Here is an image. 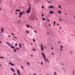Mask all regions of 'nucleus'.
<instances>
[{
  "instance_id": "obj_49",
  "label": "nucleus",
  "mask_w": 75,
  "mask_h": 75,
  "mask_svg": "<svg viewBox=\"0 0 75 75\" xmlns=\"http://www.w3.org/2000/svg\"><path fill=\"white\" fill-rule=\"evenodd\" d=\"M59 28L61 30V27H60Z\"/></svg>"
},
{
  "instance_id": "obj_44",
  "label": "nucleus",
  "mask_w": 75,
  "mask_h": 75,
  "mask_svg": "<svg viewBox=\"0 0 75 75\" xmlns=\"http://www.w3.org/2000/svg\"><path fill=\"white\" fill-rule=\"evenodd\" d=\"M55 24V21H54L53 24Z\"/></svg>"
},
{
  "instance_id": "obj_26",
  "label": "nucleus",
  "mask_w": 75,
  "mask_h": 75,
  "mask_svg": "<svg viewBox=\"0 0 75 75\" xmlns=\"http://www.w3.org/2000/svg\"><path fill=\"white\" fill-rule=\"evenodd\" d=\"M58 12L59 13V14H61V11H58Z\"/></svg>"
},
{
  "instance_id": "obj_22",
  "label": "nucleus",
  "mask_w": 75,
  "mask_h": 75,
  "mask_svg": "<svg viewBox=\"0 0 75 75\" xmlns=\"http://www.w3.org/2000/svg\"><path fill=\"white\" fill-rule=\"evenodd\" d=\"M21 68H22V69H24V67H23L22 66H21Z\"/></svg>"
},
{
  "instance_id": "obj_25",
  "label": "nucleus",
  "mask_w": 75,
  "mask_h": 75,
  "mask_svg": "<svg viewBox=\"0 0 75 75\" xmlns=\"http://www.w3.org/2000/svg\"><path fill=\"white\" fill-rule=\"evenodd\" d=\"M42 51H44V48L43 47H41Z\"/></svg>"
},
{
  "instance_id": "obj_41",
  "label": "nucleus",
  "mask_w": 75,
  "mask_h": 75,
  "mask_svg": "<svg viewBox=\"0 0 75 75\" xmlns=\"http://www.w3.org/2000/svg\"><path fill=\"white\" fill-rule=\"evenodd\" d=\"M34 33H37V31H34Z\"/></svg>"
},
{
  "instance_id": "obj_34",
  "label": "nucleus",
  "mask_w": 75,
  "mask_h": 75,
  "mask_svg": "<svg viewBox=\"0 0 75 75\" xmlns=\"http://www.w3.org/2000/svg\"><path fill=\"white\" fill-rule=\"evenodd\" d=\"M42 8H44V6H42Z\"/></svg>"
},
{
  "instance_id": "obj_37",
  "label": "nucleus",
  "mask_w": 75,
  "mask_h": 75,
  "mask_svg": "<svg viewBox=\"0 0 75 75\" xmlns=\"http://www.w3.org/2000/svg\"><path fill=\"white\" fill-rule=\"evenodd\" d=\"M16 50H19V48H18V47H17V48H16Z\"/></svg>"
},
{
  "instance_id": "obj_60",
  "label": "nucleus",
  "mask_w": 75,
  "mask_h": 75,
  "mask_svg": "<svg viewBox=\"0 0 75 75\" xmlns=\"http://www.w3.org/2000/svg\"><path fill=\"white\" fill-rule=\"evenodd\" d=\"M61 65H64V64H61Z\"/></svg>"
},
{
  "instance_id": "obj_55",
  "label": "nucleus",
  "mask_w": 75,
  "mask_h": 75,
  "mask_svg": "<svg viewBox=\"0 0 75 75\" xmlns=\"http://www.w3.org/2000/svg\"><path fill=\"white\" fill-rule=\"evenodd\" d=\"M52 50H53V47H52L51 48Z\"/></svg>"
},
{
  "instance_id": "obj_3",
  "label": "nucleus",
  "mask_w": 75,
  "mask_h": 75,
  "mask_svg": "<svg viewBox=\"0 0 75 75\" xmlns=\"http://www.w3.org/2000/svg\"><path fill=\"white\" fill-rule=\"evenodd\" d=\"M41 54H42V56L43 57L44 59H45V62H47V60H46V58H45V54H44V53H43V52H42Z\"/></svg>"
},
{
  "instance_id": "obj_64",
  "label": "nucleus",
  "mask_w": 75,
  "mask_h": 75,
  "mask_svg": "<svg viewBox=\"0 0 75 75\" xmlns=\"http://www.w3.org/2000/svg\"><path fill=\"white\" fill-rule=\"evenodd\" d=\"M38 20V18H37V19H36V20Z\"/></svg>"
},
{
  "instance_id": "obj_2",
  "label": "nucleus",
  "mask_w": 75,
  "mask_h": 75,
  "mask_svg": "<svg viewBox=\"0 0 75 75\" xmlns=\"http://www.w3.org/2000/svg\"><path fill=\"white\" fill-rule=\"evenodd\" d=\"M35 16H31L30 17L29 19L30 20H32V21H34L35 19Z\"/></svg>"
},
{
  "instance_id": "obj_17",
  "label": "nucleus",
  "mask_w": 75,
  "mask_h": 75,
  "mask_svg": "<svg viewBox=\"0 0 75 75\" xmlns=\"http://www.w3.org/2000/svg\"><path fill=\"white\" fill-rule=\"evenodd\" d=\"M19 45L20 48H21V43L19 44Z\"/></svg>"
},
{
  "instance_id": "obj_16",
  "label": "nucleus",
  "mask_w": 75,
  "mask_h": 75,
  "mask_svg": "<svg viewBox=\"0 0 75 75\" xmlns=\"http://www.w3.org/2000/svg\"><path fill=\"white\" fill-rule=\"evenodd\" d=\"M21 12L22 14H24L25 13V11H23Z\"/></svg>"
},
{
  "instance_id": "obj_27",
  "label": "nucleus",
  "mask_w": 75,
  "mask_h": 75,
  "mask_svg": "<svg viewBox=\"0 0 75 75\" xmlns=\"http://www.w3.org/2000/svg\"><path fill=\"white\" fill-rule=\"evenodd\" d=\"M16 49H14L13 50V51H14V52H16Z\"/></svg>"
},
{
  "instance_id": "obj_63",
  "label": "nucleus",
  "mask_w": 75,
  "mask_h": 75,
  "mask_svg": "<svg viewBox=\"0 0 75 75\" xmlns=\"http://www.w3.org/2000/svg\"><path fill=\"white\" fill-rule=\"evenodd\" d=\"M33 55H31V57H33Z\"/></svg>"
},
{
  "instance_id": "obj_38",
  "label": "nucleus",
  "mask_w": 75,
  "mask_h": 75,
  "mask_svg": "<svg viewBox=\"0 0 75 75\" xmlns=\"http://www.w3.org/2000/svg\"><path fill=\"white\" fill-rule=\"evenodd\" d=\"M70 53L71 54H72V51H71L70 52Z\"/></svg>"
},
{
  "instance_id": "obj_7",
  "label": "nucleus",
  "mask_w": 75,
  "mask_h": 75,
  "mask_svg": "<svg viewBox=\"0 0 75 75\" xmlns=\"http://www.w3.org/2000/svg\"><path fill=\"white\" fill-rule=\"evenodd\" d=\"M1 32H3L4 31V28H3V27H1Z\"/></svg>"
},
{
  "instance_id": "obj_1",
  "label": "nucleus",
  "mask_w": 75,
  "mask_h": 75,
  "mask_svg": "<svg viewBox=\"0 0 75 75\" xmlns=\"http://www.w3.org/2000/svg\"><path fill=\"white\" fill-rule=\"evenodd\" d=\"M29 7L28 8V10L26 11V12L27 13H30L31 12V5L30 4H29Z\"/></svg>"
},
{
  "instance_id": "obj_52",
  "label": "nucleus",
  "mask_w": 75,
  "mask_h": 75,
  "mask_svg": "<svg viewBox=\"0 0 75 75\" xmlns=\"http://www.w3.org/2000/svg\"><path fill=\"white\" fill-rule=\"evenodd\" d=\"M30 27L32 28V29H33V27H32V26H31Z\"/></svg>"
},
{
  "instance_id": "obj_14",
  "label": "nucleus",
  "mask_w": 75,
  "mask_h": 75,
  "mask_svg": "<svg viewBox=\"0 0 75 75\" xmlns=\"http://www.w3.org/2000/svg\"><path fill=\"white\" fill-rule=\"evenodd\" d=\"M17 71L18 73V75H20V72H19V70H17Z\"/></svg>"
},
{
  "instance_id": "obj_31",
  "label": "nucleus",
  "mask_w": 75,
  "mask_h": 75,
  "mask_svg": "<svg viewBox=\"0 0 75 75\" xmlns=\"http://www.w3.org/2000/svg\"><path fill=\"white\" fill-rule=\"evenodd\" d=\"M13 38H16V39H18V38H16V37L14 36L13 37Z\"/></svg>"
},
{
  "instance_id": "obj_13",
  "label": "nucleus",
  "mask_w": 75,
  "mask_h": 75,
  "mask_svg": "<svg viewBox=\"0 0 75 75\" xmlns=\"http://www.w3.org/2000/svg\"><path fill=\"white\" fill-rule=\"evenodd\" d=\"M21 21V20H19L18 21V24H21V23H20Z\"/></svg>"
},
{
  "instance_id": "obj_45",
  "label": "nucleus",
  "mask_w": 75,
  "mask_h": 75,
  "mask_svg": "<svg viewBox=\"0 0 75 75\" xmlns=\"http://www.w3.org/2000/svg\"><path fill=\"white\" fill-rule=\"evenodd\" d=\"M16 75V73H13V75Z\"/></svg>"
},
{
  "instance_id": "obj_33",
  "label": "nucleus",
  "mask_w": 75,
  "mask_h": 75,
  "mask_svg": "<svg viewBox=\"0 0 75 75\" xmlns=\"http://www.w3.org/2000/svg\"><path fill=\"white\" fill-rule=\"evenodd\" d=\"M8 38H11V36L10 35H8Z\"/></svg>"
},
{
  "instance_id": "obj_5",
  "label": "nucleus",
  "mask_w": 75,
  "mask_h": 75,
  "mask_svg": "<svg viewBox=\"0 0 75 75\" xmlns=\"http://www.w3.org/2000/svg\"><path fill=\"white\" fill-rule=\"evenodd\" d=\"M54 6L52 5H50V7L48 8H54Z\"/></svg>"
},
{
  "instance_id": "obj_58",
  "label": "nucleus",
  "mask_w": 75,
  "mask_h": 75,
  "mask_svg": "<svg viewBox=\"0 0 75 75\" xmlns=\"http://www.w3.org/2000/svg\"><path fill=\"white\" fill-rule=\"evenodd\" d=\"M58 43H60V41H59L58 42Z\"/></svg>"
},
{
  "instance_id": "obj_18",
  "label": "nucleus",
  "mask_w": 75,
  "mask_h": 75,
  "mask_svg": "<svg viewBox=\"0 0 75 75\" xmlns=\"http://www.w3.org/2000/svg\"><path fill=\"white\" fill-rule=\"evenodd\" d=\"M42 19L43 21H45V18H43Z\"/></svg>"
},
{
  "instance_id": "obj_35",
  "label": "nucleus",
  "mask_w": 75,
  "mask_h": 75,
  "mask_svg": "<svg viewBox=\"0 0 75 75\" xmlns=\"http://www.w3.org/2000/svg\"><path fill=\"white\" fill-rule=\"evenodd\" d=\"M19 18H20L21 17V16L20 15L19 16Z\"/></svg>"
},
{
  "instance_id": "obj_54",
  "label": "nucleus",
  "mask_w": 75,
  "mask_h": 75,
  "mask_svg": "<svg viewBox=\"0 0 75 75\" xmlns=\"http://www.w3.org/2000/svg\"><path fill=\"white\" fill-rule=\"evenodd\" d=\"M47 21H50V20H49V19H48V20H47Z\"/></svg>"
},
{
  "instance_id": "obj_12",
  "label": "nucleus",
  "mask_w": 75,
  "mask_h": 75,
  "mask_svg": "<svg viewBox=\"0 0 75 75\" xmlns=\"http://www.w3.org/2000/svg\"><path fill=\"white\" fill-rule=\"evenodd\" d=\"M15 11L16 12L18 11V12H20V10L19 9H16Z\"/></svg>"
},
{
  "instance_id": "obj_9",
  "label": "nucleus",
  "mask_w": 75,
  "mask_h": 75,
  "mask_svg": "<svg viewBox=\"0 0 75 75\" xmlns=\"http://www.w3.org/2000/svg\"><path fill=\"white\" fill-rule=\"evenodd\" d=\"M26 26L27 28H30V27L29 25H26Z\"/></svg>"
},
{
  "instance_id": "obj_19",
  "label": "nucleus",
  "mask_w": 75,
  "mask_h": 75,
  "mask_svg": "<svg viewBox=\"0 0 75 75\" xmlns=\"http://www.w3.org/2000/svg\"><path fill=\"white\" fill-rule=\"evenodd\" d=\"M40 47H41V48L43 47V46L42 45V43L41 44V45H40Z\"/></svg>"
},
{
  "instance_id": "obj_57",
  "label": "nucleus",
  "mask_w": 75,
  "mask_h": 75,
  "mask_svg": "<svg viewBox=\"0 0 75 75\" xmlns=\"http://www.w3.org/2000/svg\"><path fill=\"white\" fill-rule=\"evenodd\" d=\"M74 71H73V74H74Z\"/></svg>"
},
{
  "instance_id": "obj_39",
  "label": "nucleus",
  "mask_w": 75,
  "mask_h": 75,
  "mask_svg": "<svg viewBox=\"0 0 75 75\" xmlns=\"http://www.w3.org/2000/svg\"><path fill=\"white\" fill-rule=\"evenodd\" d=\"M41 64H42V65H43V63H42V62H41Z\"/></svg>"
},
{
  "instance_id": "obj_23",
  "label": "nucleus",
  "mask_w": 75,
  "mask_h": 75,
  "mask_svg": "<svg viewBox=\"0 0 75 75\" xmlns=\"http://www.w3.org/2000/svg\"><path fill=\"white\" fill-rule=\"evenodd\" d=\"M47 3H51V1H48V0L47 1Z\"/></svg>"
},
{
  "instance_id": "obj_8",
  "label": "nucleus",
  "mask_w": 75,
  "mask_h": 75,
  "mask_svg": "<svg viewBox=\"0 0 75 75\" xmlns=\"http://www.w3.org/2000/svg\"><path fill=\"white\" fill-rule=\"evenodd\" d=\"M11 69L12 71H13V72H15V70H14V69H13L12 68H11Z\"/></svg>"
},
{
  "instance_id": "obj_51",
  "label": "nucleus",
  "mask_w": 75,
  "mask_h": 75,
  "mask_svg": "<svg viewBox=\"0 0 75 75\" xmlns=\"http://www.w3.org/2000/svg\"><path fill=\"white\" fill-rule=\"evenodd\" d=\"M0 44H1V41L0 40Z\"/></svg>"
},
{
  "instance_id": "obj_21",
  "label": "nucleus",
  "mask_w": 75,
  "mask_h": 75,
  "mask_svg": "<svg viewBox=\"0 0 75 75\" xmlns=\"http://www.w3.org/2000/svg\"><path fill=\"white\" fill-rule=\"evenodd\" d=\"M27 65H28L30 66V63H28V62H27Z\"/></svg>"
},
{
  "instance_id": "obj_10",
  "label": "nucleus",
  "mask_w": 75,
  "mask_h": 75,
  "mask_svg": "<svg viewBox=\"0 0 75 75\" xmlns=\"http://www.w3.org/2000/svg\"><path fill=\"white\" fill-rule=\"evenodd\" d=\"M25 33L26 34H29V33H30V32L26 30L25 31Z\"/></svg>"
},
{
  "instance_id": "obj_11",
  "label": "nucleus",
  "mask_w": 75,
  "mask_h": 75,
  "mask_svg": "<svg viewBox=\"0 0 75 75\" xmlns=\"http://www.w3.org/2000/svg\"><path fill=\"white\" fill-rule=\"evenodd\" d=\"M50 13V14H53V13H54V11H50L49 12Z\"/></svg>"
},
{
  "instance_id": "obj_4",
  "label": "nucleus",
  "mask_w": 75,
  "mask_h": 75,
  "mask_svg": "<svg viewBox=\"0 0 75 75\" xmlns=\"http://www.w3.org/2000/svg\"><path fill=\"white\" fill-rule=\"evenodd\" d=\"M6 44H7L8 45H9L10 47H11V48H12L13 49H15V47H14L11 45L9 43H8V42H6Z\"/></svg>"
},
{
  "instance_id": "obj_59",
  "label": "nucleus",
  "mask_w": 75,
  "mask_h": 75,
  "mask_svg": "<svg viewBox=\"0 0 75 75\" xmlns=\"http://www.w3.org/2000/svg\"><path fill=\"white\" fill-rule=\"evenodd\" d=\"M65 15H67V13H65Z\"/></svg>"
},
{
  "instance_id": "obj_30",
  "label": "nucleus",
  "mask_w": 75,
  "mask_h": 75,
  "mask_svg": "<svg viewBox=\"0 0 75 75\" xmlns=\"http://www.w3.org/2000/svg\"><path fill=\"white\" fill-rule=\"evenodd\" d=\"M54 74L55 75H57V73H56V72H54Z\"/></svg>"
},
{
  "instance_id": "obj_53",
  "label": "nucleus",
  "mask_w": 75,
  "mask_h": 75,
  "mask_svg": "<svg viewBox=\"0 0 75 75\" xmlns=\"http://www.w3.org/2000/svg\"><path fill=\"white\" fill-rule=\"evenodd\" d=\"M15 14H17V12H16V13H15Z\"/></svg>"
},
{
  "instance_id": "obj_6",
  "label": "nucleus",
  "mask_w": 75,
  "mask_h": 75,
  "mask_svg": "<svg viewBox=\"0 0 75 75\" xmlns=\"http://www.w3.org/2000/svg\"><path fill=\"white\" fill-rule=\"evenodd\" d=\"M9 64L10 65H12V66H15V64L11 63V62H9Z\"/></svg>"
},
{
  "instance_id": "obj_15",
  "label": "nucleus",
  "mask_w": 75,
  "mask_h": 75,
  "mask_svg": "<svg viewBox=\"0 0 75 75\" xmlns=\"http://www.w3.org/2000/svg\"><path fill=\"white\" fill-rule=\"evenodd\" d=\"M19 15H21V16H23V14L22 12H20L19 13Z\"/></svg>"
},
{
  "instance_id": "obj_48",
  "label": "nucleus",
  "mask_w": 75,
  "mask_h": 75,
  "mask_svg": "<svg viewBox=\"0 0 75 75\" xmlns=\"http://www.w3.org/2000/svg\"><path fill=\"white\" fill-rule=\"evenodd\" d=\"M42 17H44V14H42Z\"/></svg>"
},
{
  "instance_id": "obj_62",
  "label": "nucleus",
  "mask_w": 75,
  "mask_h": 75,
  "mask_svg": "<svg viewBox=\"0 0 75 75\" xmlns=\"http://www.w3.org/2000/svg\"><path fill=\"white\" fill-rule=\"evenodd\" d=\"M53 25H54V26H55V24H53Z\"/></svg>"
},
{
  "instance_id": "obj_36",
  "label": "nucleus",
  "mask_w": 75,
  "mask_h": 75,
  "mask_svg": "<svg viewBox=\"0 0 75 75\" xmlns=\"http://www.w3.org/2000/svg\"><path fill=\"white\" fill-rule=\"evenodd\" d=\"M58 7H59L60 8H61V6H59Z\"/></svg>"
},
{
  "instance_id": "obj_29",
  "label": "nucleus",
  "mask_w": 75,
  "mask_h": 75,
  "mask_svg": "<svg viewBox=\"0 0 75 75\" xmlns=\"http://www.w3.org/2000/svg\"><path fill=\"white\" fill-rule=\"evenodd\" d=\"M0 58H4V57H0Z\"/></svg>"
},
{
  "instance_id": "obj_46",
  "label": "nucleus",
  "mask_w": 75,
  "mask_h": 75,
  "mask_svg": "<svg viewBox=\"0 0 75 75\" xmlns=\"http://www.w3.org/2000/svg\"><path fill=\"white\" fill-rule=\"evenodd\" d=\"M59 20L60 21H62L61 19L59 18Z\"/></svg>"
},
{
  "instance_id": "obj_20",
  "label": "nucleus",
  "mask_w": 75,
  "mask_h": 75,
  "mask_svg": "<svg viewBox=\"0 0 75 75\" xmlns=\"http://www.w3.org/2000/svg\"><path fill=\"white\" fill-rule=\"evenodd\" d=\"M33 42H35L36 41L35 40V39H33Z\"/></svg>"
},
{
  "instance_id": "obj_61",
  "label": "nucleus",
  "mask_w": 75,
  "mask_h": 75,
  "mask_svg": "<svg viewBox=\"0 0 75 75\" xmlns=\"http://www.w3.org/2000/svg\"><path fill=\"white\" fill-rule=\"evenodd\" d=\"M52 55H54V54L53 53H52Z\"/></svg>"
},
{
  "instance_id": "obj_28",
  "label": "nucleus",
  "mask_w": 75,
  "mask_h": 75,
  "mask_svg": "<svg viewBox=\"0 0 75 75\" xmlns=\"http://www.w3.org/2000/svg\"><path fill=\"white\" fill-rule=\"evenodd\" d=\"M46 60H47V61L49 63H50V62L49 61V60H48V59H46Z\"/></svg>"
},
{
  "instance_id": "obj_56",
  "label": "nucleus",
  "mask_w": 75,
  "mask_h": 75,
  "mask_svg": "<svg viewBox=\"0 0 75 75\" xmlns=\"http://www.w3.org/2000/svg\"><path fill=\"white\" fill-rule=\"evenodd\" d=\"M57 25H59V24L57 23Z\"/></svg>"
},
{
  "instance_id": "obj_43",
  "label": "nucleus",
  "mask_w": 75,
  "mask_h": 75,
  "mask_svg": "<svg viewBox=\"0 0 75 75\" xmlns=\"http://www.w3.org/2000/svg\"><path fill=\"white\" fill-rule=\"evenodd\" d=\"M33 75H37V74H35V73H34L33 74Z\"/></svg>"
},
{
  "instance_id": "obj_40",
  "label": "nucleus",
  "mask_w": 75,
  "mask_h": 75,
  "mask_svg": "<svg viewBox=\"0 0 75 75\" xmlns=\"http://www.w3.org/2000/svg\"><path fill=\"white\" fill-rule=\"evenodd\" d=\"M60 48H63V46H61Z\"/></svg>"
},
{
  "instance_id": "obj_42",
  "label": "nucleus",
  "mask_w": 75,
  "mask_h": 75,
  "mask_svg": "<svg viewBox=\"0 0 75 75\" xmlns=\"http://www.w3.org/2000/svg\"><path fill=\"white\" fill-rule=\"evenodd\" d=\"M15 45H16V46H17V44H15Z\"/></svg>"
},
{
  "instance_id": "obj_32",
  "label": "nucleus",
  "mask_w": 75,
  "mask_h": 75,
  "mask_svg": "<svg viewBox=\"0 0 75 75\" xmlns=\"http://www.w3.org/2000/svg\"><path fill=\"white\" fill-rule=\"evenodd\" d=\"M11 34H12V35L13 36H14V35L13 33H11Z\"/></svg>"
},
{
  "instance_id": "obj_50",
  "label": "nucleus",
  "mask_w": 75,
  "mask_h": 75,
  "mask_svg": "<svg viewBox=\"0 0 75 75\" xmlns=\"http://www.w3.org/2000/svg\"><path fill=\"white\" fill-rule=\"evenodd\" d=\"M60 50L61 51H62V48H60Z\"/></svg>"
},
{
  "instance_id": "obj_47",
  "label": "nucleus",
  "mask_w": 75,
  "mask_h": 75,
  "mask_svg": "<svg viewBox=\"0 0 75 75\" xmlns=\"http://www.w3.org/2000/svg\"><path fill=\"white\" fill-rule=\"evenodd\" d=\"M49 27H51V25H50V24H49Z\"/></svg>"
},
{
  "instance_id": "obj_24",
  "label": "nucleus",
  "mask_w": 75,
  "mask_h": 75,
  "mask_svg": "<svg viewBox=\"0 0 75 75\" xmlns=\"http://www.w3.org/2000/svg\"><path fill=\"white\" fill-rule=\"evenodd\" d=\"M33 51H36V50L35 49H33Z\"/></svg>"
}]
</instances>
